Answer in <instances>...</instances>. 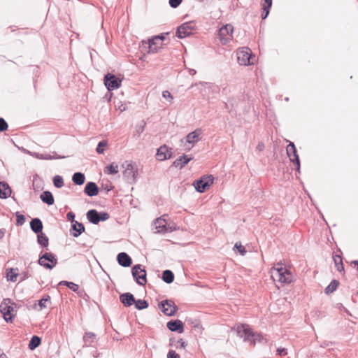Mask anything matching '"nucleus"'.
I'll return each mask as SVG.
<instances>
[{
    "instance_id": "19",
    "label": "nucleus",
    "mask_w": 358,
    "mask_h": 358,
    "mask_svg": "<svg viewBox=\"0 0 358 358\" xmlns=\"http://www.w3.org/2000/svg\"><path fill=\"white\" fill-rule=\"evenodd\" d=\"M192 157H189L187 155L183 154L180 157L177 158L173 162V166L180 169H182L186 164H187L192 159Z\"/></svg>"
},
{
    "instance_id": "5",
    "label": "nucleus",
    "mask_w": 358,
    "mask_h": 358,
    "mask_svg": "<svg viewBox=\"0 0 358 358\" xmlns=\"http://www.w3.org/2000/svg\"><path fill=\"white\" fill-rule=\"evenodd\" d=\"M237 59L241 65L248 66L254 64L255 62V56L252 55L250 48L243 47L237 52Z\"/></svg>"
},
{
    "instance_id": "4",
    "label": "nucleus",
    "mask_w": 358,
    "mask_h": 358,
    "mask_svg": "<svg viewBox=\"0 0 358 358\" xmlns=\"http://www.w3.org/2000/svg\"><path fill=\"white\" fill-rule=\"evenodd\" d=\"M238 334L244 338V341H248L255 344V341L261 339V336L255 334L248 324H240L237 327Z\"/></svg>"
},
{
    "instance_id": "17",
    "label": "nucleus",
    "mask_w": 358,
    "mask_h": 358,
    "mask_svg": "<svg viewBox=\"0 0 358 358\" xmlns=\"http://www.w3.org/2000/svg\"><path fill=\"white\" fill-rule=\"evenodd\" d=\"M157 159L159 161H164L172 157L171 149H169L166 145L160 146L156 153Z\"/></svg>"
},
{
    "instance_id": "24",
    "label": "nucleus",
    "mask_w": 358,
    "mask_h": 358,
    "mask_svg": "<svg viewBox=\"0 0 358 358\" xmlns=\"http://www.w3.org/2000/svg\"><path fill=\"white\" fill-rule=\"evenodd\" d=\"M30 227L34 233L39 234L42 231L43 223L39 218H34L30 222Z\"/></svg>"
},
{
    "instance_id": "27",
    "label": "nucleus",
    "mask_w": 358,
    "mask_h": 358,
    "mask_svg": "<svg viewBox=\"0 0 358 358\" xmlns=\"http://www.w3.org/2000/svg\"><path fill=\"white\" fill-rule=\"evenodd\" d=\"M117 261L122 266H129L131 264V258L124 252H121L117 255Z\"/></svg>"
},
{
    "instance_id": "20",
    "label": "nucleus",
    "mask_w": 358,
    "mask_h": 358,
    "mask_svg": "<svg viewBox=\"0 0 358 358\" xmlns=\"http://www.w3.org/2000/svg\"><path fill=\"white\" fill-rule=\"evenodd\" d=\"M84 192L89 196H94L98 194L99 187L94 182H88L85 185Z\"/></svg>"
},
{
    "instance_id": "61",
    "label": "nucleus",
    "mask_w": 358,
    "mask_h": 358,
    "mask_svg": "<svg viewBox=\"0 0 358 358\" xmlns=\"http://www.w3.org/2000/svg\"><path fill=\"white\" fill-rule=\"evenodd\" d=\"M4 236V231L0 229V238H2Z\"/></svg>"
},
{
    "instance_id": "37",
    "label": "nucleus",
    "mask_w": 358,
    "mask_h": 358,
    "mask_svg": "<svg viewBox=\"0 0 358 358\" xmlns=\"http://www.w3.org/2000/svg\"><path fill=\"white\" fill-rule=\"evenodd\" d=\"M339 285L338 281L334 280L331 282V283L326 287L325 292L327 294L332 293L335 291Z\"/></svg>"
},
{
    "instance_id": "50",
    "label": "nucleus",
    "mask_w": 358,
    "mask_h": 358,
    "mask_svg": "<svg viewBox=\"0 0 358 358\" xmlns=\"http://www.w3.org/2000/svg\"><path fill=\"white\" fill-rule=\"evenodd\" d=\"M66 218L68 220L71 221V223L76 222L75 220V214L73 212H69L66 215Z\"/></svg>"
},
{
    "instance_id": "45",
    "label": "nucleus",
    "mask_w": 358,
    "mask_h": 358,
    "mask_svg": "<svg viewBox=\"0 0 358 358\" xmlns=\"http://www.w3.org/2000/svg\"><path fill=\"white\" fill-rule=\"evenodd\" d=\"M64 284V285H66L67 287L69 288H70L71 290L76 292L78 289V285L77 284H75L72 282H66V281H64V282H60V284Z\"/></svg>"
},
{
    "instance_id": "57",
    "label": "nucleus",
    "mask_w": 358,
    "mask_h": 358,
    "mask_svg": "<svg viewBox=\"0 0 358 358\" xmlns=\"http://www.w3.org/2000/svg\"><path fill=\"white\" fill-rule=\"evenodd\" d=\"M178 343H180V346L182 348H185L186 344L185 343L182 341V339H180L178 341Z\"/></svg>"
},
{
    "instance_id": "56",
    "label": "nucleus",
    "mask_w": 358,
    "mask_h": 358,
    "mask_svg": "<svg viewBox=\"0 0 358 358\" xmlns=\"http://www.w3.org/2000/svg\"><path fill=\"white\" fill-rule=\"evenodd\" d=\"M102 187L104 189V190L106 192H110L112 189H113V187L110 186V185H106L105 186H102Z\"/></svg>"
},
{
    "instance_id": "62",
    "label": "nucleus",
    "mask_w": 358,
    "mask_h": 358,
    "mask_svg": "<svg viewBox=\"0 0 358 358\" xmlns=\"http://www.w3.org/2000/svg\"><path fill=\"white\" fill-rule=\"evenodd\" d=\"M234 246L238 247V246H243V245H241V242H236V243H235Z\"/></svg>"
},
{
    "instance_id": "51",
    "label": "nucleus",
    "mask_w": 358,
    "mask_h": 358,
    "mask_svg": "<svg viewBox=\"0 0 358 358\" xmlns=\"http://www.w3.org/2000/svg\"><path fill=\"white\" fill-rule=\"evenodd\" d=\"M145 124L143 123L142 124H139L136 126V132L140 136L141 133L144 131Z\"/></svg>"
},
{
    "instance_id": "36",
    "label": "nucleus",
    "mask_w": 358,
    "mask_h": 358,
    "mask_svg": "<svg viewBox=\"0 0 358 358\" xmlns=\"http://www.w3.org/2000/svg\"><path fill=\"white\" fill-rule=\"evenodd\" d=\"M195 85H199L201 87V92L202 93L203 96H206V89L209 90L211 87H213V85L211 83H204V82H200L199 83H195Z\"/></svg>"
},
{
    "instance_id": "2",
    "label": "nucleus",
    "mask_w": 358,
    "mask_h": 358,
    "mask_svg": "<svg viewBox=\"0 0 358 358\" xmlns=\"http://www.w3.org/2000/svg\"><path fill=\"white\" fill-rule=\"evenodd\" d=\"M167 215L164 214L160 217L155 219L152 224V230L155 234H165L172 232L176 230L177 227L173 222H167L165 217Z\"/></svg>"
},
{
    "instance_id": "28",
    "label": "nucleus",
    "mask_w": 358,
    "mask_h": 358,
    "mask_svg": "<svg viewBox=\"0 0 358 358\" xmlns=\"http://www.w3.org/2000/svg\"><path fill=\"white\" fill-rule=\"evenodd\" d=\"M40 199L48 205H52L55 201L52 194L49 191L43 192L40 195Z\"/></svg>"
},
{
    "instance_id": "11",
    "label": "nucleus",
    "mask_w": 358,
    "mask_h": 358,
    "mask_svg": "<svg viewBox=\"0 0 358 358\" xmlns=\"http://www.w3.org/2000/svg\"><path fill=\"white\" fill-rule=\"evenodd\" d=\"M195 29V23L194 22H185L177 29L176 35L178 38H183L192 34Z\"/></svg>"
},
{
    "instance_id": "1",
    "label": "nucleus",
    "mask_w": 358,
    "mask_h": 358,
    "mask_svg": "<svg viewBox=\"0 0 358 358\" xmlns=\"http://www.w3.org/2000/svg\"><path fill=\"white\" fill-rule=\"evenodd\" d=\"M271 277L274 281L282 284H289L293 281L290 269L282 263L278 262L270 270Z\"/></svg>"
},
{
    "instance_id": "13",
    "label": "nucleus",
    "mask_w": 358,
    "mask_h": 358,
    "mask_svg": "<svg viewBox=\"0 0 358 358\" xmlns=\"http://www.w3.org/2000/svg\"><path fill=\"white\" fill-rule=\"evenodd\" d=\"M57 259L54 255L46 252L43 254L38 259V264L46 268L51 269L57 264Z\"/></svg>"
},
{
    "instance_id": "43",
    "label": "nucleus",
    "mask_w": 358,
    "mask_h": 358,
    "mask_svg": "<svg viewBox=\"0 0 358 358\" xmlns=\"http://www.w3.org/2000/svg\"><path fill=\"white\" fill-rule=\"evenodd\" d=\"M16 215V218H17V220H16V224L18 226H21L22 224H24V223L25 222V217L20 214L19 212H17L15 213Z\"/></svg>"
},
{
    "instance_id": "38",
    "label": "nucleus",
    "mask_w": 358,
    "mask_h": 358,
    "mask_svg": "<svg viewBox=\"0 0 358 358\" xmlns=\"http://www.w3.org/2000/svg\"><path fill=\"white\" fill-rule=\"evenodd\" d=\"M53 184L55 187L61 188L64 186V180L63 178L59 175H56L53 177Z\"/></svg>"
},
{
    "instance_id": "6",
    "label": "nucleus",
    "mask_w": 358,
    "mask_h": 358,
    "mask_svg": "<svg viewBox=\"0 0 358 358\" xmlns=\"http://www.w3.org/2000/svg\"><path fill=\"white\" fill-rule=\"evenodd\" d=\"M234 27L231 24H227L221 27L218 31V38L222 45L228 43L232 39Z\"/></svg>"
},
{
    "instance_id": "42",
    "label": "nucleus",
    "mask_w": 358,
    "mask_h": 358,
    "mask_svg": "<svg viewBox=\"0 0 358 358\" xmlns=\"http://www.w3.org/2000/svg\"><path fill=\"white\" fill-rule=\"evenodd\" d=\"M108 145V142L106 140L100 141L96 147V151L99 154H103L104 152V148Z\"/></svg>"
},
{
    "instance_id": "54",
    "label": "nucleus",
    "mask_w": 358,
    "mask_h": 358,
    "mask_svg": "<svg viewBox=\"0 0 358 358\" xmlns=\"http://www.w3.org/2000/svg\"><path fill=\"white\" fill-rule=\"evenodd\" d=\"M264 148H265V145H264V143H262V142H259V143L257 144V147H256V149H257L258 151L261 152V151H262V150L264 149Z\"/></svg>"
},
{
    "instance_id": "21",
    "label": "nucleus",
    "mask_w": 358,
    "mask_h": 358,
    "mask_svg": "<svg viewBox=\"0 0 358 358\" xmlns=\"http://www.w3.org/2000/svg\"><path fill=\"white\" fill-rule=\"evenodd\" d=\"M167 327L171 331H178L182 333L184 331L183 323L180 320L170 321L167 323Z\"/></svg>"
},
{
    "instance_id": "29",
    "label": "nucleus",
    "mask_w": 358,
    "mask_h": 358,
    "mask_svg": "<svg viewBox=\"0 0 358 358\" xmlns=\"http://www.w3.org/2000/svg\"><path fill=\"white\" fill-rule=\"evenodd\" d=\"M6 275L8 281L16 282L18 276V269L13 268H7Z\"/></svg>"
},
{
    "instance_id": "41",
    "label": "nucleus",
    "mask_w": 358,
    "mask_h": 358,
    "mask_svg": "<svg viewBox=\"0 0 358 358\" xmlns=\"http://www.w3.org/2000/svg\"><path fill=\"white\" fill-rule=\"evenodd\" d=\"M135 306L138 310H142L148 308V303L145 300L139 299L137 301H135L134 302Z\"/></svg>"
},
{
    "instance_id": "49",
    "label": "nucleus",
    "mask_w": 358,
    "mask_h": 358,
    "mask_svg": "<svg viewBox=\"0 0 358 358\" xmlns=\"http://www.w3.org/2000/svg\"><path fill=\"white\" fill-rule=\"evenodd\" d=\"M179 354L176 353L174 350H170L168 352L167 358H180Z\"/></svg>"
},
{
    "instance_id": "9",
    "label": "nucleus",
    "mask_w": 358,
    "mask_h": 358,
    "mask_svg": "<svg viewBox=\"0 0 358 358\" xmlns=\"http://www.w3.org/2000/svg\"><path fill=\"white\" fill-rule=\"evenodd\" d=\"M122 167L124 168L123 176L125 180L129 183L134 182L136 180L137 170L134 167V164L131 162L126 161L122 164Z\"/></svg>"
},
{
    "instance_id": "47",
    "label": "nucleus",
    "mask_w": 358,
    "mask_h": 358,
    "mask_svg": "<svg viewBox=\"0 0 358 358\" xmlns=\"http://www.w3.org/2000/svg\"><path fill=\"white\" fill-rule=\"evenodd\" d=\"M182 2V0H169V3L171 7L176 8H177Z\"/></svg>"
},
{
    "instance_id": "30",
    "label": "nucleus",
    "mask_w": 358,
    "mask_h": 358,
    "mask_svg": "<svg viewBox=\"0 0 358 358\" xmlns=\"http://www.w3.org/2000/svg\"><path fill=\"white\" fill-rule=\"evenodd\" d=\"M54 154L55 155L53 156H52L50 155H48V154H41L38 152H34V153H31V155L37 159H46V160L53 159H61V158L64 157L58 156L55 152Z\"/></svg>"
},
{
    "instance_id": "25",
    "label": "nucleus",
    "mask_w": 358,
    "mask_h": 358,
    "mask_svg": "<svg viewBox=\"0 0 358 358\" xmlns=\"http://www.w3.org/2000/svg\"><path fill=\"white\" fill-rule=\"evenodd\" d=\"M12 190L9 185L3 182H0V198L6 199L10 196Z\"/></svg>"
},
{
    "instance_id": "55",
    "label": "nucleus",
    "mask_w": 358,
    "mask_h": 358,
    "mask_svg": "<svg viewBox=\"0 0 358 358\" xmlns=\"http://www.w3.org/2000/svg\"><path fill=\"white\" fill-rule=\"evenodd\" d=\"M95 337V335L92 333H87L85 334V336H84V339L85 340H87V339H94Z\"/></svg>"
},
{
    "instance_id": "26",
    "label": "nucleus",
    "mask_w": 358,
    "mask_h": 358,
    "mask_svg": "<svg viewBox=\"0 0 358 358\" xmlns=\"http://www.w3.org/2000/svg\"><path fill=\"white\" fill-rule=\"evenodd\" d=\"M120 301L125 306H130L135 302L134 296L130 293L122 294L120 296Z\"/></svg>"
},
{
    "instance_id": "16",
    "label": "nucleus",
    "mask_w": 358,
    "mask_h": 358,
    "mask_svg": "<svg viewBox=\"0 0 358 358\" xmlns=\"http://www.w3.org/2000/svg\"><path fill=\"white\" fill-rule=\"evenodd\" d=\"M164 38L163 36H156L148 40L150 48L149 54L156 53L159 48L162 47V41Z\"/></svg>"
},
{
    "instance_id": "12",
    "label": "nucleus",
    "mask_w": 358,
    "mask_h": 358,
    "mask_svg": "<svg viewBox=\"0 0 358 358\" xmlns=\"http://www.w3.org/2000/svg\"><path fill=\"white\" fill-rule=\"evenodd\" d=\"M121 83L122 80L117 78L114 74L108 73L104 76V84L109 91L119 88Z\"/></svg>"
},
{
    "instance_id": "63",
    "label": "nucleus",
    "mask_w": 358,
    "mask_h": 358,
    "mask_svg": "<svg viewBox=\"0 0 358 358\" xmlns=\"http://www.w3.org/2000/svg\"><path fill=\"white\" fill-rule=\"evenodd\" d=\"M357 294H358V292H357Z\"/></svg>"
},
{
    "instance_id": "32",
    "label": "nucleus",
    "mask_w": 358,
    "mask_h": 358,
    "mask_svg": "<svg viewBox=\"0 0 358 358\" xmlns=\"http://www.w3.org/2000/svg\"><path fill=\"white\" fill-rule=\"evenodd\" d=\"M85 175L80 172L75 173L72 176L73 182L77 185H81L85 182Z\"/></svg>"
},
{
    "instance_id": "14",
    "label": "nucleus",
    "mask_w": 358,
    "mask_h": 358,
    "mask_svg": "<svg viewBox=\"0 0 358 358\" xmlns=\"http://www.w3.org/2000/svg\"><path fill=\"white\" fill-rule=\"evenodd\" d=\"M159 308H161L162 311L168 316L173 315L178 310L175 303L170 300H165L162 301L159 304Z\"/></svg>"
},
{
    "instance_id": "59",
    "label": "nucleus",
    "mask_w": 358,
    "mask_h": 358,
    "mask_svg": "<svg viewBox=\"0 0 358 358\" xmlns=\"http://www.w3.org/2000/svg\"><path fill=\"white\" fill-rule=\"evenodd\" d=\"M351 265H355V266H357V268L358 269V261L355 260L351 262Z\"/></svg>"
},
{
    "instance_id": "23",
    "label": "nucleus",
    "mask_w": 358,
    "mask_h": 358,
    "mask_svg": "<svg viewBox=\"0 0 358 358\" xmlns=\"http://www.w3.org/2000/svg\"><path fill=\"white\" fill-rule=\"evenodd\" d=\"M85 231L84 225L76 221L71 224V234L74 237H78Z\"/></svg>"
},
{
    "instance_id": "22",
    "label": "nucleus",
    "mask_w": 358,
    "mask_h": 358,
    "mask_svg": "<svg viewBox=\"0 0 358 358\" xmlns=\"http://www.w3.org/2000/svg\"><path fill=\"white\" fill-rule=\"evenodd\" d=\"M201 134V129H196L194 131L190 132L186 136L187 143L194 145V144H196L197 142L199 141V140H200L199 136Z\"/></svg>"
},
{
    "instance_id": "48",
    "label": "nucleus",
    "mask_w": 358,
    "mask_h": 358,
    "mask_svg": "<svg viewBox=\"0 0 358 358\" xmlns=\"http://www.w3.org/2000/svg\"><path fill=\"white\" fill-rule=\"evenodd\" d=\"M234 252L241 255H244L246 253L245 248H234Z\"/></svg>"
},
{
    "instance_id": "35",
    "label": "nucleus",
    "mask_w": 358,
    "mask_h": 358,
    "mask_svg": "<svg viewBox=\"0 0 358 358\" xmlns=\"http://www.w3.org/2000/svg\"><path fill=\"white\" fill-rule=\"evenodd\" d=\"M41 338L37 336H34L29 343V348L31 350H34L41 344Z\"/></svg>"
},
{
    "instance_id": "44",
    "label": "nucleus",
    "mask_w": 358,
    "mask_h": 358,
    "mask_svg": "<svg viewBox=\"0 0 358 358\" xmlns=\"http://www.w3.org/2000/svg\"><path fill=\"white\" fill-rule=\"evenodd\" d=\"M149 45V42L142 41L141 44L140 45L141 51L145 53L149 54L150 48L148 47Z\"/></svg>"
},
{
    "instance_id": "46",
    "label": "nucleus",
    "mask_w": 358,
    "mask_h": 358,
    "mask_svg": "<svg viewBox=\"0 0 358 358\" xmlns=\"http://www.w3.org/2000/svg\"><path fill=\"white\" fill-rule=\"evenodd\" d=\"M8 129V124L6 120L0 117V132L5 131Z\"/></svg>"
},
{
    "instance_id": "39",
    "label": "nucleus",
    "mask_w": 358,
    "mask_h": 358,
    "mask_svg": "<svg viewBox=\"0 0 358 358\" xmlns=\"http://www.w3.org/2000/svg\"><path fill=\"white\" fill-rule=\"evenodd\" d=\"M105 173L107 174H115L118 173V166L117 164H110L105 169Z\"/></svg>"
},
{
    "instance_id": "53",
    "label": "nucleus",
    "mask_w": 358,
    "mask_h": 358,
    "mask_svg": "<svg viewBox=\"0 0 358 358\" xmlns=\"http://www.w3.org/2000/svg\"><path fill=\"white\" fill-rule=\"evenodd\" d=\"M277 352L280 356H285L287 354V350L285 348H278Z\"/></svg>"
},
{
    "instance_id": "31",
    "label": "nucleus",
    "mask_w": 358,
    "mask_h": 358,
    "mask_svg": "<svg viewBox=\"0 0 358 358\" xmlns=\"http://www.w3.org/2000/svg\"><path fill=\"white\" fill-rule=\"evenodd\" d=\"M271 6L272 0H264V3L262 5L263 13L262 14V20L266 19L268 15L269 10Z\"/></svg>"
},
{
    "instance_id": "60",
    "label": "nucleus",
    "mask_w": 358,
    "mask_h": 358,
    "mask_svg": "<svg viewBox=\"0 0 358 358\" xmlns=\"http://www.w3.org/2000/svg\"><path fill=\"white\" fill-rule=\"evenodd\" d=\"M0 358H7L6 355L0 350Z\"/></svg>"
},
{
    "instance_id": "10",
    "label": "nucleus",
    "mask_w": 358,
    "mask_h": 358,
    "mask_svg": "<svg viewBox=\"0 0 358 358\" xmlns=\"http://www.w3.org/2000/svg\"><path fill=\"white\" fill-rule=\"evenodd\" d=\"M287 155L289 160L296 166V170L300 172V160L296 152V147L293 142H289L286 148Z\"/></svg>"
},
{
    "instance_id": "15",
    "label": "nucleus",
    "mask_w": 358,
    "mask_h": 358,
    "mask_svg": "<svg viewBox=\"0 0 358 358\" xmlns=\"http://www.w3.org/2000/svg\"><path fill=\"white\" fill-rule=\"evenodd\" d=\"M132 274L138 284L141 285H145L147 282L146 272L144 269L141 268V265L134 266L132 269Z\"/></svg>"
},
{
    "instance_id": "40",
    "label": "nucleus",
    "mask_w": 358,
    "mask_h": 358,
    "mask_svg": "<svg viewBox=\"0 0 358 358\" xmlns=\"http://www.w3.org/2000/svg\"><path fill=\"white\" fill-rule=\"evenodd\" d=\"M50 302V296L46 295L43 296L41 300L38 301V306H40V309L45 308L47 307V303Z\"/></svg>"
},
{
    "instance_id": "52",
    "label": "nucleus",
    "mask_w": 358,
    "mask_h": 358,
    "mask_svg": "<svg viewBox=\"0 0 358 358\" xmlns=\"http://www.w3.org/2000/svg\"><path fill=\"white\" fill-rule=\"evenodd\" d=\"M162 96L164 98L169 99L170 101H171L173 99L172 94L169 91L166 90L163 92Z\"/></svg>"
},
{
    "instance_id": "33",
    "label": "nucleus",
    "mask_w": 358,
    "mask_h": 358,
    "mask_svg": "<svg viewBox=\"0 0 358 358\" xmlns=\"http://www.w3.org/2000/svg\"><path fill=\"white\" fill-rule=\"evenodd\" d=\"M162 279L166 283H171L174 280V275L170 270H166L162 273Z\"/></svg>"
},
{
    "instance_id": "34",
    "label": "nucleus",
    "mask_w": 358,
    "mask_h": 358,
    "mask_svg": "<svg viewBox=\"0 0 358 358\" xmlns=\"http://www.w3.org/2000/svg\"><path fill=\"white\" fill-rule=\"evenodd\" d=\"M38 243L41 246H48V238L45 234L42 233V231L38 234L37 237Z\"/></svg>"
},
{
    "instance_id": "58",
    "label": "nucleus",
    "mask_w": 358,
    "mask_h": 358,
    "mask_svg": "<svg viewBox=\"0 0 358 358\" xmlns=\"http://www.w3.org/2000/svg\"><path fill=\"white\" fill-rule=\"evenodd\" d=\"M188 71H189V73L190 75H192V76L195 75V74H196V71L194 69H189L188 70Z\"/></svg>"
},
{
    "instance_id": "18",
    "label": "nucleus",
    "mask_w": 358,
    "mask_h": 358,
    "mask_svg": "<svg viewBox=\"0 0 358 358\" xmlns=\"http://www.w3.org/2000/svg\"><path fill=\"white\" fill-rule=\"evenodd\" d=\"M342 252L340 249L337 250V251L333 255V260L335 264V267L336 268L337 271L340 273H342L343 275L345 274L344 271V266L343 263V258H342Z\"/></svg>"
},
{
    "instance_id": "3",
    "label": "nucleus",
    "mask_w": 358,
    "mask_h": 358,
    "mask_svg": "<svg viewBox=\"0 0 358 358\" xmlns=\"http://www.w3.org/2000/svg\"><path fill=\"white\" fill-rule=\"evenodd\" d=\"M0 311L6 322H12L17 313L16 304L10 299H5L0 305Z\"/></svg>"
},
{
    "instance_id": "8",
    "label": "nucleus",
    "mask_w": 358,
    "mask_h": 358,
    "mask_svg": "<svg viewBox=\"0 0 358 358\" xmlns=\"http://www.w3.org/2000/svg\"><path fill=\"white\" fill-rule=\"evenodd\" d=\"M214 178L213 176H205L194 182V186L198 192H204L213 183Z\"/></svg>"
},
{
    "instance_id": "7",
    "label": "nucleus",
    "mask_w": 358,
    "mask_h": 358,
    "mask_svg": "<svg viewBox=\"0 0 358 358\" xmlns=\"http://www.w3.org/2000/svg\"><path fill=\"white\" fill-rule=\"evenodd\" d=\"M90 222L97 224L101 221H106L109 218V214L106 212H98L95 209H91L86 214Z\"/></svg>"
}]
</instances>
